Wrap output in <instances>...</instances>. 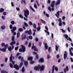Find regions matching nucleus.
Here are the masks:
<instances>
[{
    "instance_id": "1",
    "label": "nucleus",
    "mask_w": 73,
    "mask_h": 73,
    "mask_svg": "<svg viewBox=\"0 0 73 73\" xmlns=\"http://www.w3.org/2000/svg\"><path fill=\"white\" fill-rule=\"evenodd\" d=\"M24 15L25 16L26 18H28V16L29 15V11L28 10L26 9L24 10Z\"/></svg>"
},
{
    "instance_id": "2",
    "label": "nucleus",
    "mask_w": 73,
    "mask_h": 73,
    "mask_svg": "<svg viewBox=\"0 0 73 73\" xmlns=\"http://www.w3.org/2000/svg\"><path fill=\"white\" fill-rule=\"evenodd\" d=\"M21 46L22 48H20L19 49V52H25V46H24V45H21Z\"/></svg>"
},
{
    "instance_id": "3",
    "label": "nucleus",
    "mask_w": 73,
    "mask_h": 73,
    "mask_svg": "<svg viewBox=\"0 0 73 73\" xmlns=\"http://www.w3.org/2000/svg\"><path fill=\"white\" fill-rule=\"evenodd\" d=\"M54 4H55V1H53L52 2L51 4L50 5L51 7H52L51 9L52 11H53L54 10Z\"/></svg>"
},
{
    "instance_id": "4",
    "label": "nucleus",
    "mask_w": 73,
    "mask_h": 73,
    "mask_svg": "<svg viewBox=\"0 0 73 73\" xmlns=\"http://www.w3.org/2000/svg\"><path fill=\"white\" fill-rule=\"evenodd\" d=\"M38 66L40 71H43L44 70V69H45V66H44V65H42L41 66V65L39 64Z\"/></svg>"
},
{
    "instance_id": "5",
    "label": "nucleus",
    "mask_w": 73,
    "mask_h": 73,
    "mask_svg": "<svg viewBox=\"0 0 73 73\" xmlns=\"http://www.w3.org/2000/svg\"><path fill=\"white\" fill-rule=\"evenodd\" d=\"M25 33H28L29 35H31L32 34V30L31 29H30L29 31H26L25 32Z\"/></svg>"
},
{
    "instance_id": "6",
    "label": "nucleus",
    "mask_w": 73,
    "mask_h": 73,
    "mask_svg": "<svg viewBox=\"0 0 73 73\" xmlns=\"http://www.w3.org/2000/svg\"><path fill=\"white\" fill-rule=\"evenodd\" d=\"M32 49H34L35 51L38 52V50L37 49V48H36V46H34V43H33V46H32Z\"/></svg>"
},
{
    "instance_id": "7",
    "label": "nucleus",
    "mask_w": 73,
    "mask_h": 73,
    "mask_svg": "<svg viewBox=\"0 0 73 73\" xmlns=\"http://www.w3.org/2000/svg\"><path fill=\"white\" fill-rule=\"evenodd\" d=\"M67 71L68 72L69 71V67H68V66H66V67L64 69V73H66Z\"/></svg>"
},
{
    "instance_id": "8",
    "label": "nucleus",
    "mask_w": 73,
    "mask_h": 73,
    "mask_svg": "<svg viewBox=\"0 0 73 73\" xmlns=\"http://www.w3.org/2000/svg\"><path fill=\"white\" fill-rule=\"evenodd\" d=\"M67 55H68V53L66 51H65L64 53V60H66V59L67 58Z\"/></svg>"
},
{
    "instance_id": "9",
    "label": "nucleus",
    "mask_w": 73,
    "mask_h": 73,
    "mask_svg": "<svg viewBox=\"0 0 73 73\" xmlns=\"http://www.w3.org/2000/svg\"><path fill=\"white\" fill-rule=\"evenodd\" d=\"M13 29H11V31L12 33H14V32L15 31H16L17 30V27H13Z\"/></svg>"
},
{
    "instance_id": "10",
    "label": "nucleus",
    "mask_w": 73,
    "mask_h": 73,
    "mask_svg": "<svg viewBox=\"0 0 73 73\" xmlns=\"http://www.w3.org/2000/svg\"><path fill=\"white\" fill-rule=\"evenodd\" d=\"M14 48V46L13 45L12 46V47L11 46H9L8 48V50L9 51H12V50H13Z\"/></svg>"
},
{
    "instance_id": "11",
    "label": "nucleus",
    "mask_w": 73,
    "mask_h": 73,
    "mask_svg": "<svg viewBox=\"0 0 73 73\" xmlns=\"http://www.w3.org/2000/svg\"><path fill=\"white\" fill-rule=\"evenodd\" d=\"M13 68L16 69V70H19V66L17 64H14Z\"/></svg>"
},
{
    "instance_id": "12",
    "label": "nucleus",
    "mask_w": 73,
    "mask_h": 73,
    "mask_svg": "<svg viewBox=\"0 0 73 73\" xmlns=\"http://www.w3.org/2000/svg\"><path fill=\"white\" fill-rule=\"evenodd\" d=\"M60 3H61V1L60 0H57L55 3V5L56 6H57V5H59V4H60Z\"/></svg>"
},
{
    "instance_id": "13",
    "label": "nucleus",
    "mask_w": 73,
    "mask_h": 73,
    "mask_svg": "<svg viewBox=\"0 0 73 73\" xmlns=\"http://www.w3.org/2000/svg\"><path fill=\"white\" fill-rule=\"evenodd\" d=\"M60 11H58L56 13L57 14H55V15L56 16V17H57L58 18H59V17H60Z\"/></svg>"
},
{
    "instance_id": "14",
    "label": "nucleus",
    "mask_w": 73,
    "mask_h": 73,
    "mask_svg": "<svg viewBox=\"0 0 73 73\" xmlns=\"http://www.w3.org/2000/svg\"><path fill=\"white\" fill-rule=\"evenodd\" d=\"M12 54H11V56L9 58H10V62H11L12 60V58L13 59H15V57L14 56H12Z\"/></svg>"
},
{
    "instance_id": "15",
    "label": "nucleus",
    "mask_w": 73,
    "mask_h": 73,
    "mask_svg": "<svg viewBox=\"0 0 73 73\" xmlns=\"http://www.w3.org/2000/svg\"><path fill=\"white\" fill-rule=\"evenodd\" d=\"M39 62H44V59L43 58H40L38 60Z\"/></svg>"
},
{
    "instance_id": "16",
    "label": "nucleus",
    "mask_w": 73,
    "mask_h": 73,
    "mask_svg": "<svg viewBox=\"0 0 73 73\" xmlns=\"http://www.w3.org/2000/svg\"><path fill=\"white\" fill-rule=\"evenodd\" d=\"M24 64L25 66H26L27 68L28 67V62L27 61H25L24 62Z\"/></svg>"
},
{
    "instance_id": "17",
    "label": "nucleus",
    "mask_w": 73,
    "mask_h": 73,
    "mask_svg": "<svg viewBox=\"0 0 73 73\" xmlns=\"http://www.w3.org/2000/svg\"><path fill=\"white\" fill-rule=\"evenodd\" d=\"M39 69L40 68H39L38 66H36L34 67V70H38V71H39Z\"/></svg>"
},
{
    "instance_id": "18",
    "label": "nucleus",
    "mask_w": 73,
    "mask_h": 73,
    "mask_svg": "<svg viewBox=\"0 0 73 73\" xmlns=\"http://www.w3.org/2000/svg\"><path fill=\"white\" fill-rule=\"evenodd\" d=\"M16 44V42L15 41H13L12 42H11L10 43V45H11V46H12L13 45H14V44Z\"/></svg>"
},
{
    "instance_id": "19",
    "label": "nucleus",
    "mask_w": 73,
    "mask_h": 73,
    "mask_svg": "<svg viewBox=\"0 0 73 73\" xmlns=\"http://www.w3.org/2000/svg\"><path fill=\"white\" fill-rule=\"evenodd\" d=\"M44 47H45V49H47V50L48 49V46H47V43H45Z\"/></svg>"
},
{
    "instance_id": "20",
    "label": "nucleus",
    "mask_w": 73,
    "mask_h": 73,
    "mask_svg": "<svg viewBox=\"0 0 73 73\" xmlns=\"http://www.w3.org/2000/svg\"><path fill=\"white\" fill-rule=\"evenodd\" d=\"M28 60H31V61H32V60H33V57H28Z\"/></svg>"
},
{
    "instance_id": "21",
    "label": "nucleus",
    "mask_w": 73,
    "mask_h": 73,
    "mask_svg": "<svg viewBox=\"0 0 73 73\" xmlns=\"http://www.w3.org/2000/svg\"><path fill=\"white\" fill-rule=\"evenodd\" d=\"M64 37H65V38L67 39H68V35H67L66 34H64Z\"/></svg>"
},
{
    "instance_id": "22",
    "label": "nucleus",
    "mask_w": 73,
    "mask_h": 73,
    "mask_svg": "<svg viewBox=\"0 0 73 73\" xmlns=\"http://www.w3.org/2000/svg\"><path fill=\"white\" fill-rule=\"evenodd\" d=\"M54 68H55V66L53 65L52 66V73H54Z\"/></svg>"
},
{
    "instance_id": "23",
    "label": "nucleus",
    "mask_w": 73,
    "mask_h": 73,
    "mask_svg": "<svg viewBox=\"0 0 73 73\" xmlns=\"http://www.w3.org/2000/svg\"><path fill=\"white\" fill-rule=\"evenodd\" d=\"M23 29L21 28H19L18 29V32H23Z\"/></svg>"
},
{
    "instance_id": "24",
    "label": "nucleus",
    "mask_w": 73,
    "mask_h": 73,
    "mask_svg": "<svg viewBox=\"0 0 73 73\" xmlns=\"http://www.w3.org/2000/svg\"><path fill=\"white\" fill-rule=\"evenodd\" d=\"M23 62H21L20 64V65L19 66V68H21L22 66H23Z\"/></svg>"
},
{
    "instance_id": "25",
    "label": "nucleus",
    "mask_w": 73,
    "mask_h": 73,
    "mask_svg": "<svg viewBox=\"0 0 73 73\" xmlns=\"http://www.w3.org/2000/svg\"><path fill=\"white\" fill-rule=\"evenodd\" d=\"M56 47V51H58V48H59V46H57V44L55 45Z\"/></svg>"
},
{
    "instance_id": "26",
    "label": "nucleus",
    "mask_w": 73,
    "mask_h": 73,
    "mask_svg": "<svg viewBox=\"0 0 73 73\" xmlns=\"http://www.w3.org/2000/svg\"><path fill=\"white\" fill-rule=\"evenodd\" d=\"M24 25L26 28L28 27V25L26 22H24Z\"/></svg>"
},
{
    "instance_id": "27",
    "label": "nucleus",
    "mask_w": 73,
    "mask_h": 73,
    "mask_svg": "<svg viewBox=\"0 0 73 73\" xmlns=\"http://www.w3.org/2000/svg\"><path fill=\"white\" fill-rule=\"evenodd\" d=\"M6 49H7L5 48H2L1 51H2V52H6Z\"/></svg>"
},
{
    "instance_id": "28",
    "label": "nucleus",
    "mask_w": 73,
    "mask_h": 73,
    "mask_svg": "<svg viewBox=\"0 0 73 73\" xmlns=\"http://www.w3.org/2000/svg\"><path fill=\"white\" fill-rule=\"evenodd\" d=\"M4 9L3 8H1L0 9V12L1 13L2 12H4Z\"/></svg>"
},
{
    "instance_id": "29",
    "label": "nucleus",
    "mask_w": 73,
    "mask_h": 73,
    "mask_svg": "<svg viewBox=\"0 0 73 73\" xmlns=\"http://www.w3.org/2000/svg\"><path fill=\"white\" fill-rule=\"evenodd\" d=\"M30 8L33 11V12H35V9H33V8L31 7V6H30Z\"/></svg>"
},
{
    "instance_id": "30",
    "label": "nucleus",
    "mask_w": 73,
    "mask_h": 73,
    "mask_svg": "<svg viewBox=\"0 0 73 73\" xmlns=\"http://www.w3.org/2000/svg\"><path fill=\"white\" fill-rule=\"evenodd\" d=\"M70 54L72 56H73V52H72V50H70Z\"/></svg>"
},
{
    "instance_id": "31",
    "label": "nucleus",
    "mask_w": 73,
    "mask_h": 73,
    "mask_svg": "<svg viewBox=\"0 0 73 73\" xmlns=\"http://www.w3.org/2000/svg\"><path fill=\"white\" fill-rule=\"evenodd\" d=\"M41 29V27H38L37 28V31H40Z\"/></svg>"
},
{
    "instance_id": "32",
    "label": "nucleus",
    "mask_w": 73,
    "mask_h": 73,
    "mask_svg": "<svg viewBox=\"0 0 73 73\" xmlns=\"http://www.w3.org/2000/svg\"><path fill=\"white\" fill-rule=\"evenodd\" d=\"M9 46V45H8V44H6L5 45V48H6V49L8 48V47Z\"/></svg>"
},
{
    "instance_id": "33",
    "label": "nucleus",
    "mask_w": 73,
    "mask_h": 73,
    "mask_svg": "<svg viewBox=\"0 0 73 73\" xmlns=\"http://www.w3.org/2000/svg\"><path fill=\"white\" fill-rule=\"evenodd\" d=\"M20 33L18 32L17 33V38H19V37H20Z\"/></svg>"
},
{
    "instance_id": "34",
    "label": "nucleus",
    "mask_w": 73,
    "mask_h": 73,
    "mask_svg": "<svg viewBox=\"0 0 73 73\" xmlns=\"http://www.w3.org/2000/svg\"><path fill=\"white\" fill-rule=\"evenodd\" d=\"M5 28V26H2L1 27V29H2V30H3V29H4Z\"/></svg>"
},
{
    "instance_id": "35",
    "label": "nucleus",
    "mask_w": 73,
    "mask_h": 73,
    "mask_svg": "<svg viewBox=\"0 0 73 73\" xmlns=\"http://www.w3.org/2000/svg\"><path fill=\"white\" fill-rule=\"evenodd\" d=\"M25 38H26V35H25L24 36V37H23V36L22 37V40H24V39H25Z\"/></svg>"
},
{
    "instance_id": "36",
    "label": "nucleus",
    "mask_w": 73,
    "mask_h": 73,
    "mask_svg": "<svg viewBox=\"0 0 73 73\" xmlns=\"http://www.w3.org/2000/svg\"><path fill=\"white\" fill-rule=\"evenodd\" d=\"M11 68H13V65L11 63H10L9 64Z\"/></svg>"
},
{
    "instance_id": "37",
    "label": "nucleus",
    "mask_w": 73,
    "mask_h": 73,
    "mask_svg": "<svg viewBox=\"0 0 73 73\" xmlns=\"http://www.w3.org/2000/svg\"><path fill=\"white\" fill-rule=\"evenodd\" d=\"M15 36H13L12 37V38H11V40H12V41H15Z\"/></svg>"
},
{
    "instance_id": "38",
    "label": "nucleus",
    "mask_w": 73,
    "mask_h": 73,
    "mask_svg": "<svg viewBox=\"0 0 73 73\" xmlns=\"http://www.w3.org/2000/svg\"><path fill=\"white\" fill-rule=\"evenodd\" d=\"M6 72V71L5 70H2L1 71V73H5Z\"/></svg>"
},
{
    "instance_id": "39",
    "label": "nucleus",
    "mask_w": 73,
    "mask_h": 73,
    "mask_svg": "<svg viewBox=\"0 0 73 73\" xmlns=\"http://www.w3.org/2000/svg\"><path fill=\"white\" fill-rule=\"evenodd\" d=\"M40 20L41 21H42V23H43V24H46V22H45V21H44V20L41 19H40Z\"/></svg>"
},
{
    "instance_id": "40",
    "label": "nucleus",
    "mask_w": 73,
    "mask_h": 73,
    "mask_svg": "<svg viewBox=\"0 0 73 73\" xmlns=\"http://www.w3.org/2000/svg\"><path fill=\"white\" fill-rule=\"evenodd\" d=\"M15 21H12L11 22V24L12 25H14V24H15Z\"/></svg>"
},
{
    "instance_id": "41",
    "label": "nucleus",
    "mask_w": 73,
    "mask_h": 73,
    "mask_svg": "<svg viewBox=\"0 0 73 73\" xmlns=\"http://www.w3.org/2000/svg\"><path fill=\"white\" fill-rule=\"evenodd\" d=\"M9 27L10 29H12L13 28V26H12V24L10 25Z\"/></svg>"
},
{
    "instance_id": "42",
    "label": "nucleus",
    "mask_w": 73,
    "mask_h": 73,
    "mask_svg": "<svg viewBox=\"0 0 73 73\" xmlns=\"http://www.w3.org/2000/svg\"><path fill=\"white\" fill-rule=\"evenodd\" d=\"M67 40H69L71 41V42H72V39H71L70 37H69L67 39Z\"/></svg>"
},
{
    "instance_id": "43",
    "label": "nucleus",
    "mask_w": 73,
    "mask_h": 73,
    "mask_svg": "<svg viewBox=\"0 0 73 73\" xmlns=\"http://www.w3.org/2000/svg\"><path fill=\"white\" fill-rule=\"evenodd\" d=\"M29 38L30 40H32L33 39V37L32 36H29Z\"/></svg>"
},
{
    "instance_id": "44",
    "label": "nucleus",
    "mask_w": 73,
    "mask_h": 73,
    "mask_svg": "<svg viewBox=\"0 0 73 73\" xmlns=\"http://www.w3.org/2000/svg\"><path fill=\"white\" fill-rule=\"evenodd\" d=\"M59 26L61 27V26H62V22H59Z\"/></svg>"
},
{
    "instance_id": "45",
    "label": "nucleus",
    "mask_w": 73,
    "mask_h": 73,
    "mask_svg": "<svg viewBox=\"0 0 73 73\" xmlns=\"http://www.w3.org/2000/svg\"><path fill=\"white\" fill-rule=\"evenodd\" d=\"M33 26L35 29H36V25L35 23H34L33 25Z\"/></svg>"
},
{
    "instance_id": "46",
    "label": "nucleus",
    "mask_w": 73,
    "mask_h": 73,
    "mask_svg": "<svg viewBox=\"0 0 73 73\" xmlns=\"http://www.w3.org/2000/svg\"><path fill=\"white\" fill-rule=\"evenodd\" d=\"M44 31L45 32H46V33H47V34L48 35H49V32L48 31H47V30H44Z\"/></svg>"
},
{
    "instance_id": "47",
    "label": "nucleus",
    "mask_w": 73,
    "mask_h": 73,
    "mask_svg": "<svg viewBox=\"0 0 73 73\" xmlns=\"http://www.w3.org/2000/svg\"><path fill=\"white\" fill-rule=\"evenodd\" d=\"M55 70L57 72V71H58V68H57V67L56 66L55 67Z\"/></svg>"
},
{
    "instance_id": "48",
    "label": "nucleus",
    "mask_w": 73,
    "mask_h": 73,
    "mask_svg": "<svg viewBox=\"0 0 73 73\" xmlns=\"http://www.w3.org/2000/svg\"><path fill=\"white\" fill-rule=\"evenodd\" d=\"M35 61H31L30 62V63L31 64H34V63H35Z\"/></svg>"
},
{
    "instance_id": "49",
    "label": "nucleus",
    "mask_w": 73,
    "mask_h": 73,
    "mask_svg": "<svg viewBox=\"0 0 73 73\" xmlns=\"http://www.w3.org/2000/svg\"><path fill=\"white\" fill-rule=\"evenodd\" d=\"M19 17H20V18H21V19H23V15H22L21 14H20L19 15Z\"/></svg>"
},
{
    "instance_id": "50",
    "label": "nucleus",
    "mask_w": 73,
    "mask_h": 73,
    "mask_svg": "<svg viewBox=\"0 0 73 73\" xmlns=\"http://www.w3.org/2000/svg\"><path fill=\"white\" fill-rule=\"evenodd\" d=\"M22 71L23 72H25V69H24V67L23 66L22 69Z\"/></svg>"
},
{
    "instance_id": "51",
    "label": "nucleus",
    "mask_w": 73,
    "mask_h": 73,
    "mask_svg": "<svg viewBox=\"0 0 73 73\" xmlns=\"http://www.w3.org/2000/svg\"><path fill=\"white\" fill-rule=\"evenodd\" d=\"M1 46L3 47H4V46H5V43L4 42L2 43Z\"/></svg>"
},
{
    "instance_id": "52",
    "label": "nucleus",
    "mask_w": 73,
    "mask_h": 73,
    "mask_svg": "<svg viewBox=\"0 0 73 73\" xmlns=\"http://www.w3.org/2000/svg\"><path fill=\"white\" fill-rule=\"evenodd\" d=\"M34 7L36 9H37V5H36V4H34Z\"/></svg>"
},
{
    "instance_id": "53",
    "label": "nucleus",
    "mask_w": 73,
    "mask_h": 73,
    "mask_svg": "<svg viewBox=\"0 0 73 73\" xmlns=\"http://www.w3.org/2000/svg\"><path fill=\"white\" fill-rule=\"evenodd\" d=\"M48 52H51V47H49L48 48Z\"/></svg>"
},
{
    "instance_id": "54",
    "label": "nucleus",
    "mask_w": 73,
    "mask_h": 73,
    "mask_svg": "<svg viewBox=\"0 0 73 73\" xmlns=\"http://www.w3.org/2000/svg\"><path fill=\"white\" fill-rule=\"evenodd\" d=\"M62 19L63 20H65V16H63L62 17Z\"/></svg>"
},
{
    "instance_id": "55",
    "label": "nucleus",
    "mask_w": 73,
    "mask_h": 73,
    "mask_svg": "<svg viewBox=\"0 0 73 73\" xmlns=\"http://www.w3.org/2000/svg\"><path fill=\"white\" fill-rule=\"evenodd\" d=\"M18 48H19V46H17L15 48V50H17V49H18Z\"/></svg>"
},
{
    "instance_id": "56",
    "label": "nucleus",
    "mask_w": 73,
    "mask_h": 73,
    "mask_svg": "<svg viewBox=\"0 0 73 73\" xmlns=\"http://www.w3.org/2000/svg\"><path fill=\"white\" fill-rule=\"evenodd\" d=\"M48 10H49V11H52V10L51 9V8H50V7H48Z\"/></svg>"
},
{
    "instance_id": "57",
    "label": "nucleus",
    "mask_w": 73,
    "mask_h": 73,
    "mask_svg": "<svg viewBox=\"0 0 73 73\" xmlns=\"http://www.w3.org/2000/svg\"><path fill=\"white\" fill-rule=\"evenodd\" d=\"M35 40L36 41H38V38L37 37H36Z\"/></svg>"
},
{
    "instance_id": "58",
    "label": "nucleus",
    "mask_w": 73,
    "mask_h": 73,
    "mask_svg": "<svg viewBox=\"0 0 73 73\" xmlns=\"http://www.w3.org/2000/svg\"><path fill=\"white\" fill-rule=\"evenodd\" d=\"M29 24L30 25H33V23H32V22L30 21L29 22Z\"/></svg>"
},
{
    "instance_id": "59",
    "label": "nucleus",
    "mask_w": 73,
    "mask_h": 73,
    "mask_svg": "<svg viewBox=\"0 0 73 73\" xmlns=\"http://www.w3.org/2000/svg\"><path fill=\"white\" fill-rule=\"evenodd\" d=\"M61 30L63 33H65V30H64L63 29H61Z\"/></svg>"
},
{
    "instance_id": "60",
    "label": "nucleus",
    "mask_w": 73,
    "mask_h": 73,
    "mask_svg": "<svg viewBox=\"0 0 73 73\" xmlns=\"http://www.w3.org/2000/svg\"><path fill=\"white\" fill-rule=\"evenodd\" d=\"M28 46L29 47H31V42H30L29 43Z\"/></svg>"
},
{
    "instance_id": "61",
    "label": "nucleus",
    "mask_w": 73,
    "mask_h": 73,
    "mask_svg": "<svg viewBox=\"0 0 73 73\" xmlns=\"http://www.w3.org/2000/svg\"><path fill=\"white\" fill-rule=\"evenodd\" d=\"M70 60L71 61V62H73V58H70Z\"/></svg>"
},
{
    "instance_id": "62",
    "label": "nucleus",
    "mask_w": 73,
    "mask_h": 73,
    "mask_svg": "<svg viewBox=\"0 0 73 73\" xmlns=\"http://www.w3.org/2000/svg\"><path fill=\"white\" fill-rule=\"evenodd\" d=\"M58 21H59V22H62V21L61 20V19L60 18H59V19L58 20Z\"/></svg>"
},
{
    "instance_id": "63",
    "label": "nucleus",
    "mask_w": 73,
    "mask_h": 73,
    "mask_svg": "<svg viewBox=\"0 0 73 73\" xmlns=\"http://www.w3.org/2000/svg\"><path fill=\"white\" fill-rule=\"evenodd\" d=\"M50 58V56L49 54H48L47 55V59H49Z\"/></svg>"
},
{
    "instance_id": "64",
    "label": "nucleus",
    "mask_w": 73,
    "mask_h": 73,
    "mask_svg": "<svg viewBox=\"0 0 73 73\" xmlns=\"http://www.w3.org/2000/svg\"><path fill=\"white\" fill-rule=\"evenodd\" d=\"M5 62H7V61H8V58H6L5 59Z\"/></svg>"
}]
</instances>
